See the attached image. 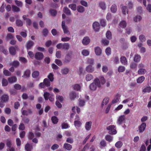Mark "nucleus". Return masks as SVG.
<instances>
[{
  "label": "nucleus",
  "mask_w": 151,
  "mask_h": 151,
  "mask_svg": "<svg viewBox=\"0 0 151 151\" xmlns=\"http://www.w3.org/2000/svg\"><path fill=\"white\" fill-rule=\"evenodd\" d=\"M73 88L74 90L78 91L80 90L81 86L79 84H76L74 85Z\"/></svg>",
  "instance_id": "57"
},
{
  "label": "nucleus",
  "mask_w": 151,
  "mask_h": 151,
  "mask_svg": "<svg viewBox=\"0 0 151 151\" xmlns=\"http://www.w3.org/2000/svg\"><path fill=\"white\" fill-rule=\"evenodd\" d=\"M146 127V124L143 122L138 127V130L139 133L143 132L145 129Z\"/></svg>",
  "instance_id": "9"
},
{
  "label": "nucleus",
  "mask_w": 151,
  "mask_h": 151,
  "mask_svg": "<svg viewBox=\"0 0 151 151\" xmlns=\"http://www.w3.org/2000/svg\"><path fill=\"white\" fill-rule=\"evenodd\" d=\"M59 147V146L57 144H55L52 146L51 149L53 150H54L57 149Z\"/></svg>",
  "instance_id": "64"
},
{
  "label": "nucleus",
  "mask_w": 151,
  "mask_h": 151,
  "mask_svg": "<svg viewBox=\"0 0 151 151\" xmlns=\"http://www.w3.org/2000/svg\"><path fill=\"white\" fill-rule=\"evenodd\" d=\"M109 98L108 97H105L104 98L102 102L101 106L103 107L104 105H106L109 102Z\"/></svg>",
  "instance_id": "29"
},
{
  "label": "nucleus",
  "mask_w": 151,
  "mask_h": 151,
  "mask_svg": "<svg viewBox=\"0 0 151 151\" xmlns=\"http://www.w3.org/2000/svg\"><path fill=\"white\" fill-rule=\"evenodd\" d=\"M122 142L121 141H119L115 143V146L116 148H120L122 147Z\"/></svg>",
  "instance_id": "40"
},
{
  "label": "nucleus",
  "mask_w": 151,
  "mask_h": 151,
  "mask_svg": "<svg viewBox=\"0 0 151 151\" xmlns=\"http://www.w3.org/2000/svg\"><path fill=\"white\" fill-rule=\"evenodd\" d=\"M22 121L25 124H28L29 122V119L26 117L22 118Z\"/></svg>",
  "instance_id": "54"
},
{
  "label": "nucleus",
  "mask_w": 151,
  "mask_h": 151,
  "mask_svg": "<svg viewBox=\"0 0 151 151\" xmlns=\"http://www.w3.org/2000/svg\"><path fill=\"white\" fill-rule=\"evenodd\" d=\"M3 73L6 76H9L11 75V73L8 70L4 69Z\"/></svg>",
  "instance_id": "59"
},
{
  "label": "nucleus",
  "mask_w": 151,
  "mask_h": 151,
  "mask_svg": "<svg viewBox=\"0 0 151 151\" xmlns=\"http://www.w3.org/2000/svg\"><path fill=\"white\" fill-rule=\"evenodd\" d=\"M62 27L64 33L65 34H70V32L68 30L67 27L65 26V21H63L62 23Z\"/></svg>",
  "instance_id": "7"
},
{
  "label": "nucleus",
  "mask_w": 151,
  "mask_h": 151,
  "mask_svg": "<svg viewBox=\"0 0 151 151\" xmlns=\"http://www.w3.org/2000/svg\"><path fill=\"white\" fill-rule=\"evenodd\" d=\"M82 54L84 56H87L89 55V52L88 51L86 50H83L82 52Z\"/></svg>",
  "instance_id": "50"
},
{
  "label": "nucleus",
  "mask_w": 151,
  "mask_h": 151,
  "mask_svg": "<svg viewBox=\"0 0 151 151\" xmlns=\"http://www.w3.org/2000/svg\"><path fill=\"white\" fill-rule=\"evenodd\" d=\"M77 10L78 12L82 13L85 11V8L83 6L81 5H79L77 7Z\"/></svg>",
  "instance_id": "25"
},
{
  "label": "nucleus",
  "mask_w": 151,
  "mask_h": 151,
  "mask_svg": "<svg viewBox=\"0 0 151 151\" xmlns=\"http://www.w3.org/2000/svg\"><path fill=\"white\" fill-rule=\"evenodd\" d=\"M2 86H6L8 84V82L6 79L3 78L2 81Z\"/></svg>",
  "instance_id": "49"
},
{
  "label": "nucleus",
  "mask_w": 151,
  "mask_h": 151,
  "mask_svg": "<svg viewBox=\"0 0 151 151\" xmlns=\"http://www.w3.org/2000/svg\"><path fill=\"white\" fill-rule=\"evenodd\" d=\"M126 117L124 115H123L120 116L118 118L117 123L119 125H121L125 120Z\"/></svg>",
  "instance_id": "6"
},
{
  "label": "nucleus",
  "mask_w": 151,
  "mask_h": 151,
  "mask_svg": "<svg viewBox=\"0 0 151 151\" xmlns=\"http://www.w3.org/2000/svg\"><path fill=\"white\" fill-rule=\"evenodd\" d=\"M125 68L123 66H119L118 68V71L119 72H122L124 71Z\"/></svg>",
  "instance_id": "55"
},
{
  "label": "nucleus",
  "mask_w": 151,
  "mask_h": 151,
  "mask_svg": "<svg viewBox=\"0 0 151 151\" xmlns=\"http://www.w3.org/2000/svg\"><path fill=\"white\" fill-rule=\"evenodd\" d=\"M51 120L53 124H56L58 123V119L57 117L54 116L52 117Z\"/></svg>",
  "instance_id": "43"
},
{
  "label": "nucleus",
  "mask_w": 151,
  "mask_h": 151,
  "mask_svg": "<svg viewBox=\"0 0 151 151\" xmlns=\"http://www.w3.org/2000/svg\"><path fill=\"white\" fill-rule=\"evenodd\" d=\"M100 23L101 26L105 27L106 25V22L105 19H100Z\"/></svg>",
  "instance_id": "52"
},
{
  "label": "nucleus",
  "mask_w": 151,
  "mask_h": 151,
  "mask_svg": "<svg viewBox=\"0 0 151 151\" xmlns=\"http://www.w3.org/2000/svg\"><path fill=\"white\" fill-rule=\"evenodd\" d=\"M105 139L107 141L111 142L113 140V137L111 135H107L106 136Z\"/></svg>",
  "instance_id": "44"
},
{
  "label": "nucleus",
  "mask_w": 151,
  "mask_h": 151,
  "mask_svg": "<svg viewBox=\"0 0 151 151\" xmlns=\"http://www.w3.org/2000/svg\"><path fill=\"white\" fill-rule=\"evenodd\" d=\"M115 127L114 125H111L106 127V129L109 130L108 133L111 134H115L116 133Z\"/></svg>",
  "instance_id": "3"
},
{
  "label": "nucleus",
  "mask_w": 151,
  "mask_h": 151,
  "mask_svg": "<svg viewBox=\"0 0 151 151\" xmlns=\"http://www.w3.org/2000/svg\"><path fill=\"white\" fill-rule=\"evenodd\" d=\"M119 97L118 96H116L112 100V103L114 104L118 102L119 100Z\"/></svg>",
  "instance_id": "51"
},
{
  "label": "nucleus",
  "mask_w": 151,
  "mask_h": 151,
  "mask_svg": "<svg viewBox=\"0 0 151 151\" xmlns=\"http://www.w3.org/2000/svg\"><path fill=\"white\" fill-rule=\"evenodd\" d=\"M74 124L76 127H81L82 124V123L80 121L77 120H75L74 122Z\"/></svg>",
  "instance_id": "33"
},
{
  "label": "nucleus",
  "mask_w": 151,
  "mask_h": 151,
  "mask_svg": "<svg viewBox=\"0 0 151 151\" xmlns=\"http://www.w3.org/2000/svg\"><path fill=\"white\" fill-rule=\"evenodd\" d=\"M69 71V69L68 68H64L62 69L61 70L62 73L63 75H66L68 74Z\"/></svg>",
  "instance_id": "32"
},
{
  "label": "nucleus",
  "mask_w": 151,
  "mask_h": 151,
  "mask_svg": "<svg viewBox=\"0 0 151 151\" xmlns=\"http://www.w3.org/2000/svg\"><path fill=\"white\" fill-rule=\"evenodd\" d=\"M63 147L65 150L68 151L71 150L72 147L71 145L67 143H65Z\"/></svg>",
  "instance_id": "20"
},
{
  "label": "nucleus",
  "mask_w": 151,
  "mask_h": 151,
  "mask_svg": "<svg viewBox=\"0 0 151 151\" xmlns=\"http://www.w3.org/2000/svg\"><path fill=\"white\" fill-rule=\"evenodd\" d=\"M56 47L59 49L62 48L63 49L68 50L70 48V45L68 43H65L63 44L60 43L56 45Z\"/></svg>",
  "instance_id": "2"
},
{
  "label": "nucleus",
  "mask_w": 151,
  "mask_h": 151,
  "mask_svg": "<svg viewBox=\"0 0 151 151\" xmlns=\"http://www.w3.org/2000/svg\"><path fill=\"white\" fill-rule=\"evenodd\" d=\"M120 60L121 63L123 65H125L127 64V61L124 56H122L120 58Z\"/></svg>",
  "instance_id": "21"
},
{
  "label": "nucleus",
  "mask_w": 151,
  "mask_h": 151,
  "mask_svg": "<svg viewBox=\"0 0 151 151\" xmlns=\"http://www.w3.org/2000/svg\"><path fill=\"white\" fill-rule=\"evenodd\" d=\"M98 78L99 79L101 85V84L103 85L105 83L106 81L103 76H101L100 77H99V78Z\"/></svg>",
  "instance_id": "38"
},
{
  "label": "nucleus",
  "mask_w": 151,
  "mask_h": 151,
  "mask_svg": "<svg viewBox=\"0 0 151 151\" xmlns=\"http://www.w3.org/2000/svg\"><path fill=\"white\" fill-rule=\"evenodd\" d=\"M17 48V46L10 47L9 48V51L10 54L13 55H15L16 53V49Z\"/></svg>",
  "instance_id": "10"
},
{
  "label": "nucleus",
  "mask_w": 151,
  "mask_h": 151,
  "mask_svg": "<svg viewBox=\"0 0 151 151\" xmlns=\"http://www.w3.org/2000/svg\"><path fill=\"white\" fill-rule=\"evenodd\" d=\"M50 81L47 78H45L43 80V82L45 83V85L47 87L50 86Z\"/></svg>",
  "instance_id": "42"
},
{
  "label": "nucleus",
  "mask_w": 151,
  "mask_h": 151,
  "mask_svg": "<svg viewBox=\"0 0 151 151\" xmlns=\"http://www.w3.org/2000/svg\"><path fill=\"white\" fill-rule=\"evenodd\" d=\"M117 10L116 6L115 4H113L111 7V12L115 13Z\"/></svg>",
  "instance_id": "30"
},
{
  "label": "nucleus",
  "mask_w": 151,
  "mask_h": 151,
  "mask_svg": "<svg viewBox=\"0 0 151 151\" xmlns=\"http://www.w3.org/2000/svg\"><path fill=\"white\" fill-rule=\"evenodd\" d=\"M92 124V122L91 121L88 122H86L85 124V128L87 130L89 131L91 129Z\"/></svg>",
  "instance_id": "17"
},
{
  "label": "nucleus",
  "mask_w": 151,
  "mask_h": 151,
  "mask_svg": "<svg viewBox=\"0 0 151 151\" xmlns=\"http://www.w3.org/2000/svg\"><path fill=\"white\" fill-rule=\"evenodd\" d=\"M151 91V87L148 86L146 87L144 90L143 91L144 92L149 93Z\"/></svg>",
  "instance_id": "61"
},
{
  "label": "nucleus",
  "mask_w": 151,
  "mask_h": 151,
  "mask_svg": "<svg viewBox=\"0 0 151 151\" xmlns=\"http://www.w3.org/2000/svg\"><path fill=\"white\" fill-rule=\"evenodd\" d=\"M10 65H12L14 67L17 68L19 65V63L17 60L14 61L12 63H10Z\"/></svg>",
  "instance_id": "27"
},
{
  "label": "nucleus",
  "mask_w": 151,
  "mask_h": 151,
  "mask_svg": "<svg viewBox=\"0 0 151 151\" xmlns=\"http://www.w3.org/2000/svg\"><path fill=\"white\" fill-rule=\"evenodd\" d=\"M72 53L71 52H69L66 55L65 59L64 62L66 63H69L72 59Z\"/></svg>",
  "instance_id": "4"
},
{
  "label": "nucleus",
  "mask_w": 151,
  "mask_h": 151,
  "mask_svg": "<svg viewBox=\"0 0 151 151\" xmlns=\"http://www.w3.org/2000/svg\"><path fill=\"white\" fill-rule=\"evenodd\" d=\"M8 80L9 83H12L16 82L17 80V78L15 76H13L8 78Z\"/></svg>",
  "instance_id": "19"
},
{
  "label": "nucleus",
  "mask_w": 151,
  "mask_h": 151,
  "mask_svg": "<svg viewBox=\"0 0 151 151\" xmlns=\"http://www.w3.org/2000/svg\"><path fill=\"white\" fill-rule=\"evenodd\" d=\"M95 52L96 54L97 55H99L101 53V50L99 47H97L95 48Z\"/></svg>",
  "instance_id": "22"
},
{
  "label": "nucleus",
  "mask_w": 151,
  "mask_h": 151,
  "mask_svg": "<svg viewBox=\"0 0 151 151\" xmlns=\"http://www.w3.org/2000/svg\"><path fill=\"white\" fill-rule=\"evenodd\" d=\"M30 70L29 69H27L24 71L23 75L22 76V77H24V78H29L30 76Z\"/></svg>",
  "instance_id": "15"
},
{
  "label": "nucleus",
  "mask_w": 151,
  "mask_h": 151,
  "mask_svg": "<svg viewBox=\"0 0 151 151\" xmlns=\"http://www.w3.org/2000/svg\"><path fill=\"white\" fill-rule=\"evenodd\" d=\"M55 62L56 64L59 66H61L62 65V63L61 61L59 59H56L55 60Z\"/></svg>",
  "instance_id": "63"
},
{
  "label": "nucleus",
  "mask_w": 151,
  "mask_h": 151,
  "mask_svg": "<svg viewBox=\"0 0 151 151\" xmlns=\"http://www.w3.org/2000/svg\"><path fill=\"white\" fill-rule=\"evenodd\" d=\"M85 102L83 100L79 99V105L80 106H83L85 105Z\"/></svg>",
  "instance_id": "48"
},
{
  "label": "nucleus",
  "mask_w": 151,
  "mask_h": 151,
  "mask_svg": "<svg viewBox=\"0 0 151 151\" xmlns=\"http://www.w3.org/2000/svg\"><path fill=\"white\" fill-rule=\"evenodd\" d=\"M145 77L143 76H142L140 77H139L137 79V82L139 83H142L145 80Z\"/></svg>",
  "instance_id": "35"
},
{
  "label": "nucleus",
  "mask_w": 151,
  "mask_h": 151,
  "mask_svg": "<svg viewBox=\"0 0 151 151\" xmlns=\"http://www.w3.org/2000/svg\"><path fill=\"white\" fill-rule=\"evenodd\" d=\"M50 94L47 92H45L43 96L45 100H47L50 97Z\"/></svg>",
  "instance_id": "58"
},
{
  "label": "nucleus",
  "mask_w": 151,
  "mask_h": 151,
  "mask_svg": "<svg viewBox=\"0 0 151 151\" xmlns=\"http://www.w3.org/2000/svg\"><path fill=\"white\" fill-rule=\"evenodd\" d=\"M15 2L16 5L18 7H21L23 6L22 2L20 1H18L17 0H15Z\"/></svg>",
  "instance_id": "46"
},
{
  "label": "nucleus",
  "mask_w": 151,
  "mask_h": 151,
  "mask_svg": "<svg viewBox=\"0 0 151 151\" xmlns=\"http://www.w3.org/2000/svg\"><path fill=\"white\" fill-rule=\"evenodd\" d=\"M68 6L73 11H75L76 10V4H71L69 5Z\"/></svg>",
  "instance_id": "47"
},
{
  "label": "nucleus",
  "mask_w": 151,
  "mask_h": 151,
  "mask_svg": "<svg viewBox=\"0 0 151 151\" xmlns=\"http://www.w3.org/2000/svg\"><path fill=\"white\" fill-rule=\"evenodd\" d=\"M12 7V10L14 12H18L20 11V9L16 6L13 5Z\"/></svg>",
  "instance_id": "37"
},
{
  "label": "nucleus",
  "mask_w": 151,
  "mask_h": 151,
  "mask_svg": "<svg viewBox=\"0 0 151 151\" xmlns=\"http://www.w3.org/2000/svg\"><path fill=\"white\" fill-rule=\"evenodd\" d=\"M14 37V36L12 34L8 33L7 34L6 38V40H8L10 39H12Z\"/></svg>",
  "instance_id": "36"
},
{
  "label": "nucleus",
  "mask_w": 151,
  "mask_h": 151,
  "mask_svg": "<svg viewBox=\"0 0 151 151\" xmlns=\"http://www.w3.org/2000/svg\"><path fill=\"white\" fill-rule=\"evenodd\" d=\"M105 52L107 55L109 56L110 55L111 53V49L110 47H108L106 48Z\"/></svg>",
  "instance_id": "53"
},
{
  "label": "nucleus",
  "mask_w": 151,
  "mask_h": 151,
  "mask_svg": "<svg viewBox=\"0 0 151 151\" xmlns=\"http://www.w3.org/2000/svg\"><path fill=\"white\" fill-rule=\"evenodd\" d=\"M24 149L26 151H31L33 149V146L29 143H27L25 146Z\"/></svg>",
  "instance_id": "18"
},
{
  "label": "nucleus",
  "mask_w": 151,
  "mask_h": 151,
  "mask_svg": "<svg viewBox=\"0 0 151 151\" xmlns=\"http://www.w3.org/2000/svg\"><path fill=\"white\" fill-rule=\"evenodd\" d=\"M139 39L142 42H145L146 39L144 35H142L139 36Z\"/></svg>",
  "instance_id": "56"
},
{
  "label": "nucleus",
  "mask_w": 151,
  "mask_h": 151,
  "mask_svg": "<svg viewBox=\"0 0 151 151\" xmlns=\"http://www.w3.org/2000/svg\"><path fill=\"white\" fill-rule=\"evenodd\" d=\"M16 23L18 27H21L23 25L22 21L20 19H17L16 21Z\"/></svg>",
  "instance_id": "41"
},
{
  "label": "nucleus",
  "mask_w": 151,
  "mask_h": 151,
  "mask_svg": "<svg viewBox=\"0 0 151 151\" xmlns=\"http://www.w3.org/2000/svg\"><path fill=\"white\" fill-rule=\"evenodd\" d=\"M141 56L138 55H135L134 58V60L135 62H138L140 61L141 59Z\"/></svg>",
  "instance_id": "45"
},
{
  "label": "nucleus",
  "mask_w": 151,
  "mask_h": 151,
  "mask_svg": "<svg viewBox=\"0 0 151 151\" xmlns=\"http://www.w3.org/2000/svg\"><path fill=\"white\" fill-rule=\"evenodd\" d=\"M86 70L88 73H93L94 70V68L91 65H88L86 68Z\"/></svg>",
  "instance_id": "16"
},
{
  "label": "nucleus",
  "mask_w": 151,
  "mask_h": 151,
  "mask_svg": "<svg viewBox=\"0 0 151 151\" xmlns=\"http://www.w3.org/2000/svg\"><path fill=\"white\" fill-rule=\"evenodd\" d=\"M35 44L34 42L32 40H29L27 42L25 46L27 49L28 50L31 49Z\"/></svg>",
  "instance_id": "5"
},
{
  "label": "nucleus",
  "mask_w": 151,
  "mask_h": 151,
  "mask_svg": "<svg viewBox=\"0 0 151 151\" xmlns=\"http://www.w3.org/2000/svg\"><path fill=\"white\" fill-rule=\"evenodd\" d=\"M40 73L39 71L35 70L32 73V76L33 78H37L39 76Z\"/></svg>",
  "instance_id": "23"
},
{
  "label": "nucleus",
  "mask_w": 151,
  "mask_h": 151,
  "mask_svg": "<svg viewBox=\"0 0 151 151\" xmlns=\"http://www.w3.org/2000/svg\"><path fill=\"white\" fill-rule=\"evenodd\" d=\"M101 86L99 79L98 78H96L93 81L89 86V88L92 91H95L97 87H100Z\"/></svg>",
  "instance_id": "1"
},
{
  "label": "nucleus",
  "mask_w": 151,
  "mask_h": 151,
  "mask_svg": "<svg viewBox=\"0 0 151 151\" xmlns=\"http://www.w3.org/2000/svg\"><path fill=\"white\" fill-rule=\"evenodd\" d=\"M19 60L24 63H26L27 62L26 59L25 58L23 57H19Z\"/></svg>",
  "instance_id": "62"
},
{
  "label": "nucleus",
  "mask_w": 151,
  "mask_h": 151,
  "mask_svg": "<svg viewBox=\"0 0 151 151\" xmlns=\"http://www.w3.org/2000/svg\"><path fill=\"white\" fill-rule=\"evenodd\" d=\"M119 27L122 28H124L126 27L127 26L126 22L124 21H121L119 24Z\"/></svg>",
  "instance_id": "34"
},
{
  "label": "nucleus",
  "mask_w": 151,
  "mask_h": 151,
  "mask_svg": "<svg viewBox=\"0 0 151 151\" xmlns=\"http://www.w3.org/2000/svg\"><path fill=\"white\" fill-rule=\"evenodd\" d=\"M106 37L109 39L111 38V32L110 31H107L106 33Z\"/></svg>",
  "instance_id": "60"
},
{
  "label": "nucleus",
  "mask_w": 151,
  "mask_h": 151,
  "mask_svg": "<svg viewBox=\"0 0 151 151\" xmlns=\"http://www.w3.org/2000/svg\"><path fill=\"white\" fill-rule=\"evenodd\" d=\"M44 57L43 54L41 52H37L35 55V59L38 60H42L44 58Z\"/></svg>",
  "instance_id": "8"
},
{
  "label": "nucleus",
  "mask_w": 151,
  "mask_h": 151,
  "mask_svg": "<svg viewBox=\"0 0 151 151\" xmlns=\"http://www.w3.org/2000/svg\"><path fill=\"white\" fill-rule=\"evenodd\" d=\"M1 101L4 102H8L9 99V97L8 94H5L2 95L1 98Z\"/></svg>",
  "instance_id": "12"
},
{
  "label": "nucleus",
  "mask_w": 151,
  "mask_h": 151,
  "mask_svg": "<svg viewBox=\"0 0 151 151\" xmlns=\"http://www.w3.org/2000/svg\"><path fill=\"white\" fill-rule=\"evenodd\" d=\"M146 72V70L145 69H139L138 71V74L139 75H143Z\"/></svg>",
  "instance_id": "39"
},
{
  "label": "nucleus",
  "mask_w": 151,
  "mask_h": 151,
  "mask_svg": "<svg viewBox=\"0 0 151 151\" xmlns=\"http://www.w3.org/2000/svg\"><path fill=\"white\" fill-rule=\"evenodd\" d=\"M69 96L70 99L73 100L76 97V93L72 91L70 93Z\"/></svg>",
  "instance_id": "28"
},
{
  "label": "nucleus",
  "mask_w": 151,
  "mask_h": 151,
  "mask_svg": "<svg viewBox=\"0 0 151 151\" xmlns=\"http://www.w3.org/2000/svg\"><path fill=\"white\" fill-rule=\"evenodd\" d=\"M54 74L53 73H50L47 76V77L48 79L51 82H52L54 80Z\"/></svg>",
  "instance_id": "31"
},
{
  "label": "nucleus",
  "mask_w": 151,
  "mask_h": 151,
  "mask_svg": "<svg viewBox=\"0 0 151 151\" xmlns=\"http://www.w3.org/2000/svg\"><path fill=\"white\" fill-rule=\"evenodd\" d=\"M93 27L95 31L96 32L99 31L100 29V25L97 22H94L93 24Z\"/></svg>",
  "instance_id": "11"
},
{
  "label": "nucleus",
  "mask_w": 151,
  "mask_h": 151,
  "mask_svg": "<svg viewBox=\"0 0 151 151\" xmlns=\"http://www.w3.org/2000/svg\"><path fill=\"white\" fill-rule=\"evenodd\" d=\"M90 40L88 37H85L82 40V42L83 45H87L90 42Z\"/></svg>",
  "instance_id": "13"
},
{
  "label": "nucleus",
  "mask_w": 151,
  "mask_h": 151,
  "mask_svg": "<svg viewBox=\"0 0 151 151\" xmlns=\"http://www.w3.org/2000/svg\"><path fill=\"white\" fill-rule=\"evenodd\" d=\"M120 7L121 8L122 12L124 15H126V13H128V9L126 6H124L121 4L120 5Z\"/></svg>",
  "instance_id": "14"
},
{
  "label": "nucleus",
  "mask_w": 151,
  "mask_h": 151,
  "mask_svg": "<svg viewBox=\"0 0 151 151\" xmlns=\"http://www.w3.org/2000/svg\"><path fill=\"white\" fill-rule=\"evenodd\" d=\"M93 78V76L90 74H87L85 77L86 80L87 81H89Z\"/></svg>",
  "instance_id": "24"
},
{
  "label": "nucleus",
  "mask_w": 151,
  "mask_h": 151,
  "mask_svg": "<svg viewBox=\"0 0 151 151\" xmlns=\"http://www.w3.org/2000/svg\"><path fill=\"white\" fill-rule=\"evenodd\" d=\"M63 11L66 14L69 16L71 15L72 14L70 10L67 7H64L63 9Z\"/></svg>",
  "instance_id": "26"
}]
</instances>
